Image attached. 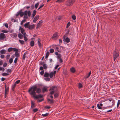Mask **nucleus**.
I'll list each match as a JSON object with an SVG mask.
<instances>
[{
	"mask_svg": "<svg viewBox=\"0 0 120 120\" xmlns=\"http://www.w3.org/2000/svg\"><path fill=\"white\" fill-rule=\"evenodd\" d=\"M70 71L74 73L75 72V70L74 68L72 67L71 68Z\"/></svg>",
	"mask_w": 120,
	"mask_h": 120,
	"instance_id": "nucleus-18",
	"label": "nucleus"
},
{
	"mask_svg": "<svg viewBox=\"0 0 120 120\" xmlns=\"http://www.w3.org/2000/svg\"><path fill=\"white\" fill-rule=\"evenodd\" d=\"M57 88L56 86H53L51 87L49 90L50 94L51 95L57 92Z\"/></svg>",
	"mask_w": 120,
	"mask_h": 120,
	"instance_id": "nucleus-2",
	"label": "nucleus"
},
{
	"mask_svg": "<svg viewBox=\"0 0 120 120\" xmlns=\"http://www.w3.org/2000/svg\"><path fill=\"white\" fill-rule=\"evenodd\" d=\"M44 70L41 71L40 72V74L41 75H43L44 73Z\"/></svg>",
	"mask_w": 120,
	"mask_h": 120,
	"instance_id": "nucleus-54",
	"label": "nucleus"
},
{
	"mask_svg": "<svg viewBox=\"0 0 120 120\" xmlns=\"http://www.w3.org/2000/svg\"><path fill=\"white\" fill-rule=\"evenodd\" d=\"M64 0H58L56 1V2L58 3L61 2L63 1Z\"/></svg>",
	"mask_w": 120,
	"mask_h": 120,
	"instance_id": "nucleus-53",
	"label": "nucleus"
},
{
	"mask_svg": "<svg viewBox=\"0 0 120 120\" xmlns=\"http://www.w3.org/2000/svg\"><path fill=\"white\" fill-rule=\"evenodd\" d=\"M39 17V16L38 15H36L33 20V22L34 23H35L37 20L38 19Z\"/></svg>",
	"mask_w": 120,
	"mask_h": 120,
	"instance_id": "nucleus-12",
	"label": "nucleus"
},
{
	"mask_svg": "<svg viewBox=\"0 0 120 120\" xmlns=\"http://www.w3.org/2000/svg\"><path fill=\"white\" fill-rule=\"evenodd\" d=\"M90 76V75L88 73L86 75V77L84 78L85 79H86L89 78Z\"/></svg>",
	"mask_w": 120,
	"mask_h": 120,
	"instance_id": "nucleus-46",
	"label": "nucleus"
},
{
	"mask_svg": "<svg viewBox=\"0 0 120 120\" xmlns=\"http://www.w3.org/2000/svg\"><path fill=\"white\" fill-rule=\"evenodd\" d=\"M7 71L8 72H9L11 73V69H7Z\"/></svg>",
	"mask_w": 120,
	"mask_h": 120,
	"instance_id": "nucleus-55",
	"label": "nucleus"
},
{
	"mask_svg": "<svg viewBox=\"0 0 120 120\" xmlns=\"http://www.w3.org/2000/svg\"><path fill=\"white\" fill-rule=\"evenodd\" d=\"M38 45L39 46L40 49L41 48V43L39 42V40H38Z\"/></svg>",
	"mask_w": 120,
	"mask_h": 120,
	"instance_id": "nucleus-31",
	"label": "nucleus"
},
{
	"mask_svg": "<svg viewBox=\"0 0 120 120\" xmlns=\"http://www.w3.org/2000/svg\"><path fill=\"white\" fill-rule=\"evenodd\" d=\"M13 60L12 58H11L9 59V62L10 64H11L13 62Z\"/></svg>",
	"mask_w": 120,
	"mask_h": 120,
	"instance_id": "nucleus-40",
	"label": "nucleus"
},
{
	"mask_svg": "<svg viewBox=\"0 0 120 120\" xmlns=\"http://www.w3.org/2000/svg\"><path fill=\"white\" fill-rule=\"evenodd\" d=\"M47 90V88L45 87H44L42 89V91L43 92H44L45 91H46Z\"/></svg>",
	"mask_w": 120,
	"mask_h": 120,
	"instance_id": "nucleus-34",
	"label": "nucleus"
},
{
	"mask_svg": "<svg viewBox=\"0 0 120 120\" xmlns=\"http://www.w3.org/2000/svg\"><path fill=\"white\" fill-rule=\"evenodd\" d=\"M26 20H25V19H23L22 20V21L21 22H20V24L22 25L23 23L24 22L26 21Z\"/></svg>",
	"mask_w": 120,
	"mask_h": 120,
	"instance_id": "nucleus-39",
	"label": "nucleus"
},
{
	"mask_svg": "<svg viewBox=\"0 0 120 120\" xmlns=\"http://www.w3.org/2000/svg\"><path fill=\"white\" fill-rule=\"evenodd\" d=\"M28 18V17L27 15H24L23 17L24 19L26 20Z\"/></svg>",
	"mask_w": 120,
	"mask_h": 120,
	"instance_id": "nucleus-43",
	"label": "nucleus"
},
{
	"mask_svg": "<svg viewBox=\"0 0 120 120\" xmlns=\"http://www.w3.org/2000/svg\"><path fill=\"white\" fill-rule=\"evenodd\" d=\"M59 37L58 33L56 32L54 34L52 37V38L54 39L55 40L57 39Z\"/></svg>",
	"mask_w": 120,
	"mask_h": 120,
	"instance_id": "nucleus-5",
	"label": "nucleus"
},
{
	"mask_svg": "<svg viewBox=\"0 0 120 120\" xmlns=\"http://www.w3.org/2000/svg\"><path fill=\"white\" fill-rule=\"evenodd\" d=\"M42 22V21L41 20L37 24V27H36V28H37L40 25Z\"/></svg>",
	"mask_w": 120,
	"mask_h": 120,
	"instance_id": "nucleus-24",
	"label": "nucleus"
},
{
	"mask_svg": "<svg viewBox=\"0 0 120 120\" xmlns=\"http://www.w3.org/2000/svg\"><path fill=\"white\" fill-rule=\"evenodd\" d=\"M30 22H27L25 23L24 25V26L25 28H28L29 27V26L30 25Z\"/></svg>",
	"mask_w": 120,
	"mask_h": 120,
	"instance_id": "nucleus-14",
	"label": "nucleus"
},
{
	"mask_svg": "<svg viewBox=\"0 0 120 120\" xmlns=\"http://www.w3.org/2000/svg\"><path fill=\"white\" fill-rule=\"evenodd\" d=\"M4 57V55H2L0 56V58L1 59H3Z\"/></svg>",
	"mask_w": 120,
	"mask_h": 120,
	"instance_id": "nucleus-62",
	"label": "nucleus"
},
{
	"mask_svg": "<svg viewBox=\"0 0 120 120\" xmlns=\"http://www.w3.org/2000/svg\"><path fill=\"white\" fill-rule=\"evenodd\" d=\"M34 41H30V45L31 46L33 47L34 46Z\"/></svg>",
	"mask_w": 120,
	"mask_h": 120,
	"instance_id": "nucleus-21",
	"label": "nucleus"
},
{
	"mask_svg": "<svg viewBox=\"0 0 120 120\" xmlns=\"http://www.w3.org/2000/svg\"><path fill=\"white\" fill-rule=\"evenodd\" d=\"M97 106L98 108L99 109H102V107L99 105V104H97Z\"/></svg>",
	"mask_w": 120,
	"mask_h": 120,
	"instance_id": "nucleus-47",
	"label": "nucleus"
},
{
	"mask_svg": "<svg viewBox=\"0 0 120 120\" xmlns=\"http://www.w3.org/2000/svg\"><path fill=\"white\" fill-rule=\"evenodd\" d=\"M9 74L5 73H3L2 74V75L3 76H6L8 75Z\"/></svg>",
	"mask_w": 120,
	"mask_h": 120,
	"instance_id": "nucleus-37",
	"label": "nucleus"
},
{
	"mask_svg": "<svg viewBox=\"0 0 120 120\" xmlns=\"http://www.w3.org/2000/svg\"><path fill=\"white\" fill-rule=\"evenodd\" d=\"M70 22H69L67 24V28H68L69 26H70Z\"/></svg>",
	"mask_w": 120,
	"mask_h": 120,
	"instance_id": "nucleus-50",
	"label": "nucleus"
},
{
	"mask_svg": "<svg viewBox=\"0 0 120 120\" xmlns=\"http://www.w3.org/2000/svg\"><path fill=\"white\" fill-rule=\"evenodd\" d=\"M55 54L57 56L56 58L58 60L60 58H61V54H59V53L58 52H55Z\"/></svg>",
	"mask_w": 120,
	"mask_h": 120,
	"instance_id": "nucleus-10",
	"label": "nucleus"
},
{
	"mask_svg": "<svg viewBox=\"0 0 120 120\" xmlns=\"http://www.w3.org/2000/svg\"><path fill=\"white\" fill-rule=\"evenodd\" d=\"M39 4L38 3H37L35 5V8L36 9L37 8L38 6L39 5Z\"/></svg>",
	"mask_w": 120,
	"mask_h": 120,
	"instance_id": "nucleus-44",
	"label": "nucleus"
},
{
	"mask_svg": "<svg viewBox=\"0 0 120 120\" xmlns=\"http://www.w3.org/2000/svg\"><path fill=\"white\" fill-rule=\"evenodd\" d=\"M31 107L32 108H33L34 107V104L32 102L31 103Z\"/></svg>",
	"mask_w": 120,
	"mask_h": 120,
	"instance_id": "nucleus-60",
	"label": "nucleus"
},
{
	"mask_svg": "<svg viewBox=\"0 0 120 120\" xmlns=\"http://www.w3.org/2000/svg\"><path fill=\"white\" fill-rule=\"evenodd\" d=\"M12 49L15 52H17L18 51V49L15 48H13Z\"/></svg>",
	"mask_w": 120,
	"mask_h": 120,
	"instance_id": "nucleus-45",
	"label": "nucleus"
},
{
	"mask_svg": "<svg viewBox=\"0 0 120 120\" xmlns=\"http://www.w3.org/2000/svg\"><path fill=\"white\" fill-rule=\"evenodd\" d=\"M3 25L5 26L7 28L8 27V24L7 23H4L3 24Z\"/></svg>",
	"mask_w": 120,
	"mask_h": 120,
	"instance_id": "nucleus-49",
	"label": "nucleus"
},
{
	"mask_svg": "<svg viewBox=\"0 0 120 120\" xmlns=\"http://www.w3.org/2000/svg\"><path fill=\"white\" fill-rule=\"evenodd\" d=\"M48 102H49L50 104H52L54 102L53 100H51L50 99H48Z\"/></svg>",
	"mask_w": 120,
	"mask_h": 120,
	"instance_id": "nucleus-28",
	"label": "nucleus"
},
{
	"mask_svg": "<svg viewBox=\"0 0 120 120\" xmlns=\"http://www.w3.org/2000/svg\"><path fill=\"white\" fill-rule=\"evenodd\" d=\"M1 32L2 33H6L8 32V31L5 30H1Z\"/></svg>",
	"mask_w": 120,
	"mask_h": 120,
	"instance_id": "nucleus-48",
	"label": "nucleus"
},
{
	"mask_svg": "<svg viewBox=\"0 0 120 120\" xmlns=\"http://www.w3.org/2000/svg\"><path fill=\"white\" fill-rule=\"evenodd\" d=\"M7 63H4L3 65V66L5 67L7 66Z\"/></svg>",
	"mask_w": 120,
	"mask_h": 120,
	"instance_id": "nucleus-56",
	"label": "nucleus"
},
{
	"mask_svg": "<svg viewBox=\"0 0 120 120\" xmlns=\"http://www.w3.org/2000/svg\"><path fill=\"white\" fill-rule=\"evenodd\" d=\"M6 51L5 49H3L0 51V53L1 54H5Z\"/></svg>",
	"mask_w": 120,
	"mask_h": 120,
	"instance_id": "nucleus-17",
	"label": "nucleus"
},
{
	"mask_svg": "<svg viewBox=\"0 0 120 120\" xmlns=\"http://www.w3.org/2000/svg\"><path fill=\"white\" fill-rule=\"evenodd\" d=\"M19 14L21 17H22L24 15V12L22 11H20L19 12Z\"/></svg>",
	"mask_w": 120,
	"mask_h": 120,
	"instance_id": "nucleus-15",
	"label": "nucleus"
},
{
	"mask_svg": "<svg viewBox=\"0 0 120 120\" xmlns=\"http://www.w3.org/2000/svg\"><path fill=\"white\" fill-rule=\"evenodd\" d=\"M82 86V85L81 83L79 84V88H81Z\"/></svg>",
	"mask_w": 120,
	"mask_h": 120,
	"instance_id": "nucleus-61",
	"label": "nucleus"
},
{
	"mask_svg": "<svg viewBox=\"0 0 120 120\" xmlns=\"http://www.w3.org/2000/svg\"><path fill=\"white\" fill-rule=\"evenodd\" d=\"M19 30H20L21 33L23 35H24V34L26 33L25 32V30L23 28H22L21 26L19 27Z\"/></svg>",
	"mask_w": 120,
	"mask_h": 120,
	"instance_id": "nucleus-8",
	"label": "nucleus"
},
{
	"mask_svg": "<svg viewBox=\"0 0 120 120\" xmlns=\"http://www.w3.org/2000/svg\"><path fill=\"white\" fill-rule=\"evenodd\" d=\"M58 92H56L55 93V94H54V96L55 98L57 97L58 96Z\"/></svg>",
	"mask_w": 120,
	"mask_h": 120,
	"instance_id": "nucleus-36",
	"label": "nucleus"
},
{
	"mask_svg": "<svg viewBox=\"0 0 120 120\" xmlns=\"http://www.w3.org/2000/svg\"><path fill=\"white\" fill-rule=\"evenodd\" d=\"M27 54V52H25L24 54L23 55V59L24 60L25 58H26V55Z\"/></svg>",
	"mask_w": 120,
	"mask_h": 120,
	"instance_id": "nucleus-30",
	"label": "nucleus"
},
{
	"mask_svg": "<svg viewBox=\"0 0 120 120\" xmlns=\"http://www.w3.org/2000/svg\"><path fill=\"white\" fill-rule=\"evenodd\" d=\"M13 48L10 47L8 49V52H10L13 50Z\"/></svg>",
	"mask_w": 120,
	"mask_h": 120,
	"instance_id": "nucleus-35",
	"label": "nucleus"
},
{
	"mask_svg": "<svg viewBox=\"0 0 120 120\" xmlns=\"http://www.w3.org/2000/svg\"><path fill=\"white\" fill-rule=\"evenodd\" d=\"M49 51L47 52L46 56H45V58L46 59H47L48 58V56H49Z\"/></svg>",
	"mask_w": 120,
	"mask_h": 120,
	"instance_id": "nucleus-26",
	"label": "nucleus"
},
{
	"mask_svg": "<svg viewBox=\"0 0 120 120\" xmlns=\"http://www.w3.org/2000/svg\"><path fill=\"white\" fill-rule=\"evenodd\" d=\"M0 71H4V68L0 67Z\"/></svg>",
	"mask_w": 120,
	"mask_h": 120,
	"instance_id": "nucleus-51",
	"label": "nucleus"
},
{
	"mask_svg": "<svg viewBox=\"0 0 120 120\" xmlns=\"http://www.w3.org/2000/svg\"><path fill=\"white\" fill-rule=\"evenodd\" d=\"M58 59L59 60V62L60 63H61L63 62L62 59L61 58H60Z\"/></svg>",
	"mask_w": 120,
	"mask_h": 120,
	"instance_id": "nucleus-64",
	"label": "nucleus"
},
{
	"mask_svg": "<svg viewBox=\"0 0 120 120\" xmlns=\"http://www.w3.org/2000/svg\"><path fill=\"white\" fill-rule=\"evenodd\" d=\"M10 56V55L9 54H8L6 56V59H9Z\"/></svg>",
	"mask_w": 120,
	"mask_h": 120,
	"instance_id": "nucleus-59",
	"label": "nucleus"
},
{
	"mask_svg": "<svg viewBox=\"0 0 120 120\" xmlns=\"http://www.w3.org/2000/svg\"><path fill=\"white\" fill-rule=\"evenodd\" d=\"M64 41L66 42L67 43H68L70 42V40L69 38L68 37H66L65 35L64 36Z\"/></svg>",
	"mask_w": 120,
	"mask_h": 120,
	"instance_id": "nucleus-7",
	"label": "nucleus"
},
{
	"mask_svg": "<svg viewBox=\"0 0 120 120\" xmlns=\"http://www.w3.org/2000/svg\"><path fill=\"white\" fill-rule=\"evenodd\" d=\"M75 0H68L66 2V5L68 6H71Z\"/></svg>",
	"mask_w": 120,
	"mask_h": 120,
	"instance_id": "nucleus-4",
	"label": "nucleus"
},
{
	"mask_svg": "<svg viewBox=\"0 0 120 120\" xmlns=\"http://www.w3.org/2000/svg\"><path fill=\"white\" fill-rule=\"evenodd\" d=\"M71 17L74 20H75L76 19V17L75 15H73L71 16Z\"/></svg>",
	"mask_w": 120,
	"mask_h": 120,
	"instance_id": "nucleus-42",
	"label": "nucleus"
},
{
	"mask_svg": "<svg viewBox=\"0 0 120 120\" xmlns=\"http://www.w3.org/2000/svg\"><path fill=\"white\" fill-rule=\"evenodd\" d=\"M19 38L20 39H22L23 38V35L20 33H19L18 34Z\"/></svg>",
	"mask_w": 120,
	"mask_h": 120,
	"instance_id": "nucleus-22",
	"label": "nucleus"
},
{
	"mask_svg": "<svg viewBox=\"0 0 120 120\" xmlns=\"http://www.w3.org/2000/svg\"><path fill=\"white\" fill-rule=\"evenodd\" d=\"M24 15H28V16L29 17H30L31 15V12L30 11H25L24 12Z\"/></svg>",
	"mask_w": 120,
	"mask_h": 120,
	"instance_id": "nucleus-6",
	"label": "nucleus"
},
{
	"mask_svg": "<svg viewBox=\"0 0 120 120\" xmlns=\"http://www.w3.org/2000/svg\"><path fill=\"white\" fill-rule=\"evenodd\" d=\"M54 49H51L49 50L50 52L51 53H53L54 52Z\"/></svg>",
	"mask_w": 120,
	"mask_h": 120,
	"instance_id": "nucleus-38",
	"label": "nucleus"
},
{
	"mask_svg": "<svg viewBox=\"0 0 120 120\" xmlns=\"http://www.w3.org/2000/svg\"><path fill=\"white\" fill-rule=\"evenodd\" d=\"M35 27V25L34 24H32L31 25H29L28 29L30 30H32L34 29Z\"/></svg>",
	"mask_w": 120,
	"mask_h": 120,
	"instance_id": "nucleus-13",
	"label": "nucleus"
},
{
	"mask_svg": "<svg viewBox=\"0 0 120 120\" xmlns=\"http://www.w3.org/2000/svg\"><path fill=\"white\" fill-rule=\"evenodd\" d=\"M49 75V74L47 72H45L44 74V77H48Z\"/></svg>",
	"mask_w": 120,
	"mask_h": 120,
	"instance_id": "nucleus-19",
	"label": "nucleus"
},
{
	"mask_svg": "<svg viewBox=\"0 0 120 120\" xmlns=\"http://www.w3.org/2000/svg\"><path fill=\"white\" fill-rule=\"evenodd\" d=\"M53 75H54L53 74V72H50L49 74V75L50 78H52L53 77Z\"/></svg>",
	"mask_w": 120,
	"mask_h": 120,
	"instance_id": "nucleus-29",
	"label": "nucleus"
},
{
	"mask_svg": "<svg viewBox=\"0 0 120 120\" xmlns=\"http://www.w3.org/2000/svg\"><path fill=\"white\" fill-rule=\"evenodd\" d=\"M45 78L44 79L46 81H49L50 80V78L48 77H45Z\"/></svg>",
	"mask_w": 120,
	"mask_h": 120,
	"instance_id": "nucleus-41",
	"label": "nucleus"
},
{
	"mask_svg": "<svg viewBox=\"0 0 120 120\" xmlns=\"http://www.w3.org/2000/svg\"><path fill=\"white\" fill-rule=\"evenodd\" d=\"M27 36L26 34V33L24 34L23 35L24 37V39L25 41H27L28 40V39L26 37V36Z\"/></svg>",
	"mask_w": 120,
	"mask_h": 120,
	"instance_id": "nucleus-20",
	"label": "nucleus"
},
{
	"mask_svg": "<svg viewBox=\"0 0 120 120\" xmlns=\"http://www.w3.org/2000/svg\"><path fill=\"white\" fill-rule=\"evenodd\" d=\"M41 64L43 65V68L45 69H46L47 68V65L45 64H43V63H41Z\"/></svg>",
	"mask_w": 120,
	"mask_h": 120,
	"instance_id": "nucleus-16",
	"label": "nucleus"
},
{
	"mask_svg": "<svg viewBox=\"0 0 120 120\" xmlns=\"http://www.w3.org/2000/svg\"><path fill=\"white\" fill-rule=\"evenodd\" d=\"M38 111V109L37 108L33 110V111L34 112H36Z\"/></svg>",
	"mask_w": 120,
	"mask_h": 120,
	"instance_id": "nucleus-58",
	"label": "nucleus"
},
{
	"mask_svg": "<svg viewBox=\"0 0 120 120\" xmlns=\"http://www.w3.org/2000/svg\"><path fill=\"white\" fill-rule=\"evenodd\" d=\"M5 38L4 34L3 33H1L0 35V39L1 40H3Z\"/></svg>",
	"mask_w": 120,
	"mask_h": 120,
	"instance_id": "nucleus-9",
	"label": "nucleus"
},
{
	"mask_svg": "<svg viewBox=\"0 0 120 120\" xmlns=\"http://www.w3.org/2000/svg\"><path fill=\"white\" fill-rule=\"evenodd\" d=\"M36 87H31L29 90L28 92L32 97H33L34 99H38L42 98V95L41 94H39L36 96Z\"/></svg>",
	"mask_w": 120,
	"mask_h": 120,
	"instance_id": "nucleus-1",
	"label": "nucleus"
},
{
	"mask_svg": "<svg viewBox=\"0 0 120 120\" xmlns=\"http://www.w3.org/2000/svg\"><path fill=\"white\" fill-rule=\"evenodd\" d=\"M44 4H41V5L40 6L39 8L38 9V10H39L40 8H42V7L44 6Z\"/></svg>",
	"mask_w": 120,
	"mask_h": 120,
	"instance_id": "nucleus-52",
	"label": "nucleus"
},
{
	"mask_svg": "<svg viewBox=\"0 0 120 120\" xmlns=\"http://www.w3.org/2000/svg\"><path fill=\"white\" fill-rule=\"evenodd\" d=\"M49 114V113H46L45 114H42V116L44 117H45L48 116Z\"/></svg>",
	"mask_w": 120,
	"mask_h": 120,
	"instance_id": "nucleus-33",
	"label": "nucleus"
},
{
	"mask_svg": "<svg viewBox=\"0 0 120 120\" xmlns=\"http://www.w3.org/2000/svg\"><path fill=\"white\" fill-rule=\"evenodd\" d=\"M37 11L36 10H34L33 11V13L32 14V17L33 18H34L36 13Z\"/></svg>",
	"mask_w": 120,
	"mask_h": 120,
	"instance_id": "nucleus-23",
	"label": "nucleus"
},
{
	"mask_svg": "<svg viewBox=\"0 0 120 120\" xmlns=\"http://www.w3.org/2000/svg\"><path fill=\"white\" fill-rule=\"evenodd\" d=\"M119 54L117 50H115L114 51L113 57L114 61H115L116 59L119 56Z\"/></svg>",
	"mask_w": 120,
	"mask_h": 120,
	"instance_id": "nucleus-3",
	"label": "nucleus"
},
{
	"mask_svg": "<svg viewBox=\"0 0 120 120\" xmlns=\"http://www.w3.org/2000/svg\"><path fill=\"white\" fill-rule=\"evenodd\" d=\"M19 41L20 44L22 45L23 44H24V41L22 40H19Z\"/></svg>",
	"mask_w": 120,
	"mask_h": 120,
	"instance_id": "nucleus-25",
	"label": "nucleus"
},
{
	"mask_svg": "<svg viewBox=\"0 0 120 120\" xmlns=\"http://www.w3.org/2000/svg\"><path fill=\"white\" fill-rule=\"evenodd\" d=\"M11 36L13 38H16L17 36V34L15 33H14L12 34Z\"/></svg>",
	"mask_w": 120,
	"mask_h": 120,
	"instance_id": "nucleus-27",
	"label": "nucleus"
},
{
	"mask_svg": "<svg viewBox=\"0 0 120 120\" xmlns=\"http://www.w3.org/2000/svg\"><path fill=\"white\" fill-rule=\"evenodd\" d=\"M36 87V92L37 93L39 94L40 93L41 91V89L39 88H37V86H33L32 87Z\"/></svg>",
	"mask_w": 120,
	"mask_h": 120,
	"instance_id": "nucleus-11",
	"label": "nucleus"
},
{
	"mask_svg": "<svg viewBox=\"0 0 120 120\" xmlns=\"http://www.w3.org/2000/svg\"><path fill=\"white\" fill-rule=\"evenodd\" d=\"M15 56L17 57H17L19 56V54L17 52H15Z\"/></svg>",
	"mask_w": 120,
	"mask_h": 120,
	"instance_id": "nucleus-32",
	"label": "nucleus"
},
{
	"mask_svg": "<svg viewBox=\"0 0 120 120\" xmlns=\"http://www.w3.org/2000/svg\"><path fill=\"white\" fill-rule=\"evenodd\" d=\"M17 60H18L17 57H16L15 58V59L14 60V62L15 63H16Z\"/></svg>",
	"mask_w": 120,
	"mask_h": 120,
	"instance_id": "nucleus-57",
	"label": "nucleus"
},
{
	"mask_svg": "<svg viewBox=\"0 0 120 120\" xmlns=\"http://www.w3.org/2000/svg\"><path fill=\"white\" fill-rule=\"evenodd\" d=\"M20 82V80H17L15 82V83L18 84Z\"/></svg>",
	"mask_w": 120,
	"mask_h": 120,
	"instance_id": "nucleus-63",
	"label": "nucleus"
}]
</instances>
